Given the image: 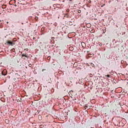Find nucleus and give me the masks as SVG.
Wrapping results in <instances>:
<instances>
[{"mask_svg":"<svg viewBox=\"0 0 128 128\" xmlns=\"http://www.w3.org/2000/svg\"><path fill=\"white\" fill-rule=\"evenodd\" d=\"M72 92H73L72 91H70V92H68L69 94H71V95H70V98H72Z\"/></svg>","mask_w":128,"mask_h":128,"instance_id":"nucleus-7","label":"nucleus"},{"mask_svg":"<svg viewBox=\"0 0 128 128\" xmlns=\"http://www.w3.org/2000/svg\"><path fill=\"white\" fill-rule=\"evenodd\" d=\"M5 122H6V124H8V122H10V120H6Z\"/></svg>","mask_w":128,"mask_h":128,"instance_id":"nucleus-10","label":"nucleus"},{"mask_svg":"<svg viewBox=\"0 0 128 128\" xmlns=\"http://www.w3.org/2000/svg\"><path fill=\"white\" fill-rule=\"evenodd\" d=\"M12 78L14 82L16 80V78L17 80H18L20 78V75H18V74L15 72H12Z\"/></svg>","mask_w":128,"mask_h":128,"instance_id":"nucleus-1","label":"nucleus"},{"mask_svg":"<svg viewBox=\"0 0 128 128\" xmlns=\"http://www.w3.org/2000/svg\"><path fill=\"white\" fill-rule=\"evenodd\" d=\"M22 58H24V56H25V58H30V56H28V54L26 53H24L22 54Z\"/></svg>","mask_w":128,"mask_h":128,"instance_id":"nucleus-4","label":"nucleus"},{"mask_svg":"<svg viewBox=\"0 0 128 128\" xmlns=\"http://www.w3.org/2000/svg\"><path fill=\"white\" fill-rule=\"evenodd\" d=\"M0 22H2V20H0Z\"/></svg>","mask_w":128,"mask_h":128,"instance_id":"nucleus-33","label":"nucleus"},{"mask_svg":"<svg viewBox=\"0 0 128 128\" xmlns=\"http://www.w3.org/2000/svg\"><path fill=\"white\" fill-rule=\"evenodd\" d=\"M24 50H26V52H28V48H25Z\"/></svg>","mask_w":128,"mask_h":128,"instance_id":"nucleus-18","label":"nucleus"},{"mask_svg":"<svg viewBox=\"0 0 128 128\" xmlns=\"http://www.w3.org/2000/svg\"><path fill=\"white\" fill-rule=\"evenodd\" d=\"M44 70H46V69H42V72H44Z\"/></svg>","mask_w":128,"mask_h":128,"instance_id":"nucleus-24","label":"nucleus"},{"mask_svg":"<svg viewBox=\"0 0 128 128\" xmlns=\"http://www.w3.org/2000/svg\"><path fill=\"white\" fill-rule=\"evenodd\" d=\"M38 118L39 120H42V117L40 115H39L38 116Z\"/></svg>","mask_w":128,"mask_h":128,"instance_id":"nucleus-6","label":"nucleus"},{"mask_svg":"<svg viewBox=\"0 0 128 128\" xmlns=\"http://www.w3.org/2000/svg\"><path fill=\"white\" fill-rule=\"evenodd\" d=\"M10 76H8L6 78V80H10Z\"/></svg>","mask_w":128,"mask_h":128,"instance_id":"nucleus-11","label":"nucleus"},{"mask_svg":"<svg viewBox=\"0 0 128 128\" xmlns=\"http://www.w3.org/2000/svg\"><path fill=\"white\" fill-rule=\"evenodd\" d=\"M86 26L87 28H90V26H92V24H86Z\"/></svg>","mask_w":128,"mask_h":128,"instance_id":"nucleus-8","label":"nucleus"},{"mask_svg":"<svg viewBox=\"0 0 128 128\" xmlns=\"http://www.w3.org/2000/svg\"><path fill=\"white\" fill-rule=\"evenodd\" d=\"M12 52H16V49L12 48Z\"/></svg>","mask_w":128,"mask_h":128,"instance_id":"nucleus-15","label":"nucleus"},{"mask_svg":"<svg viewBox=\"0 0 128 128\" xmlns=\"http://www.w3.org/2000/svg\"><path fill=\"white\" fill-rule=\"evenodd\" d=\"M78 14H80V12H82V10H78Z\"/></svg>","mask_w":128,"mask_h":128,"instance_id":"nucleus-14","label":"nucleus"},{"mask_svg":"<svg viewBox=\"0 0 128 128\" xmlns=\"http://www.w3.org/2000/svg\"><path fill=\"white\" fill-rule=\"evenodd\" d=\"M8 74V70H6L4 69L2 72V74L0 75V76H6Z\"/></svg>","mask_w":128,"mask_h":128,"instance_id":"nucleus-2","label":"nucleus"},{"mask_svg":"<svg viewBox=\"0 0 128 128\" xmlns=\"http://www.w3.org/2000/svg\"><path fill=\"white\" fill-rule=\"evenodd\" d=\"M23 60H26V58H23Z\"/></svg>","mask_w":128,"mask_h":128,"instance_id":"nucleus-30","label":"nucleus"},{"mask_svg":"<svg viewBox=\"0 0 128 128\" xmlns=\"http://www.w3.org/2000/svg\"><path fill=\"white\" fill-rule=\"evenodd\" d=\"M88 2H89V3H90V2H92V0H88Z\"/></svg>","mask_w":128,"mask_h":128,"instance_id":"nucleus-23","label":"nucleus"},{"mask_svg":"<svg viewBox=\"0 0 128 128\" xmlns=\"http://www.w3.org/2000/svg\"><path fill=\"white\" fill-rule=\"evenodd\" d=\"M12 1L14 2H16V0H12Z\"/></svg>","mask_w":128,"mask_h":128,"instance_id":"nucleus-26","label":"nucleus"},{"mask_svg":"<svg viewBox=\"0 0 128 128\" xmlns=\"http://www.w3.org/2000/svg\"><path fill=\"white\" fill-rule=\"evenodd\" d=\"M106 76H107V78H110V75H107Z\"/></svg>","mask_w":128,"mask_h":128,"instance_id":"nucleus-22","label":"nucleus"},{"mask_svg":"<svg viewBox=\"0 0 128 128\" xmlns=\"http://www.w3.org/2000/svg\"><path fill=\"white\" fill-rule=\"evenodd\" d=\"M72 48V47H70V48Z\"/></svg>","mask_w":128,"mask_h":128,"instance_id":"nucleus-34","label":"nucleus"},{"mask_svg":"<svg viewBox=\"0 0 128 128\" xmlns=\"http://www.w3.org/2000/svg\"><path fill=\"white\" fill-rule=\"evenodd\" d=\"M14 6H16V4H15Z\"/></svg>","mask_w":128,"mask_h":128,"instance_id":"nucleus-31","label":"nucleus"},{"mask_svg":"<svg viewBox=\"0 0 128 128\" xmlns=\"http://www.w3.org/2000/svg\"><path fill=\"white\" fill-rule=\"evenodd\" d=\"M124 60H122L121 64H124Z\"/></svg>","mask_w":128,"mask_h":128,"instance_id":"nucleus-16","label":"nucleus"},{"mask_svg":"<svg viewBox=\"0 0 128 128\" xmlns=\"http://www.w3.org/2000/svg\"><path fill=\"white\" fill-rule=\"evenodd\" d=\"M55 6H57V8L60 6V5L58 4H55Z\"/></svg>","mask_w":128,"mask_h":128,"instance_id":"nucleus-12","label":"nucleus"},{"mask_svg":"<svg viewBox=\"0 0 128 128\" xmlns=\"http://www.w3.org/2000/svg\"><path fill=\"white\" fill-rule=\"evenodd\" d=\"M6 43L8 46H14V42L10 40H7Z\"/></svg>","mask_w":128,"mask_h":128,"instance_id":"nucleus-3","label":"nucleus"},{"mask_svg":"<svg viewBox=\"0 0 128 128\" xmlns=\"http://www.w3.org/2000/svg\"><path fill=\"white\" fill-rule=\"evenodd\" d=\"M22 24H24V23H22Z\"/></svg>","mask_w":128,"mask_h":128,"instance_id":"nucleus-32","label":"nucleus"},{"mask_svg":"<svg viewBox=\"0 0 128 128\" xmlns=\"http://www.w3.org/2000/svg\"><path fill=\"white\" fill-rule=\"evenodd\" d=\"M106 6V4H103L101 6L102 8L103 6Z\"/></svg>","mask_w":128,"mask_h":128,"instance_id":"nucleus-17","label":"nucleus"},{"mask_svg":"<svg viewBox=\"0 0 128 128\" xmlns=\"http://www.w3.org/2000/svg\"><path fill=\"white\" fill-rule=\"evenodd\" d=\"M44 30V28H42V30Z\"/></svg>","mask_w":128,"mask_h":128,"instance_id":"nucleus-27","label":"nucleus"},{"mask_svg":"<svg viewBox=\"0 0 128 128\" xmlns=\"http://www.w3.org/2000/svg\"><path fill=\"white\" fill-rule=\"evenodd\" d=\"M48 58L50 59V57L48 56Z\"/></svg>","mask_w":128,"mask_h":128,"instance_id":"nucleus-29","label":"nucleus"},{"mask_svg":"<svg viewBox=\"0 0 128 128\" xmlns=\"http://www.w3.org/2000/svg\"><path fill=\"white\" fill-rule=\"evenodd\" d=\"M81 44H82V48H86V43H84V42H82L81 43Z\"/></svg>","mask_w":128,"mask_h":128,"instance_id":"nucleus-5","label":"nucleus"},{"mask_svg":"<svg viewBox=\"0 0 128 128\" xmlns=\"http://www.w3.org/2000/svg\"><path fill=\"white\" fill-rule=\"evenodd\" d=\"M34 18H35L36 20H38V17L36 16V17Z\"/></svg>","mask_w":128,"mask_h":128,"instance_id":"nucleus-13","label":"nucleus"},{"mask_svg":"<svg viewBox=\"0 0 128 128\" xmlns=\"http://www.w3.org/2000/svg\"><path fill=\"white\" fill-rule=\"evenodd\" d=\"M2 8H6V5L3 4V5H2Z\"/></svg>","mask_w":128,"mask_h":128,"instance_id":"nucleus-9","label":"nucleus"},{"mask_svg":"<svg viewBox=\"0 0 128 128\" xmlns=\"http://www.w3.org/2000/svg\"><path fill=\"white\" fill-rule=\"evenodd\" d=\"M66 12H70V10H67Z\"/></svg>","mask_w":128,"mask_h":128,"instance_id":"nucleus-21","label":"nucleus"},{"mask_svg":"<svg viewBox=\"0 0 128 128\" xmlns=\"http://www.w3.org/2000/svg\"><path fill=\"white\" fill-rule=\"evenodd\" d=\"M33 40H36V38H33Z\"/></svg>","mask_w":128,"mask_h":128,"instance_id":"nucleus-28","label":"nucleus"},{"mask_svg":"<svg viewBox=\"0 0 128 128\" xmlns=\"http://www.w3.org/2000/svg\"><path fill=\"white\" fill-rule=\"evenodd\" d=\"M88 108V106H84V109H85V110H86V108Z\"/></svg>","mask_w":128,"mask_h":128,"instance_id":"nucleus-20","label":"nucleus"},{"mask_svg":"<svg viewBox=\"0 0 128 128\" xmlns=\"http://www.w3.org/2000/svg\"><path fill=\"white\" fill-rule=\"evenodd\" d=\"M28 66H29L30 68H32V64H28Z\"/></svg>","mask_w":128,"mask_h":128,"instance_id":"nucleus-19","label":"nucleus"},{"mask_svg":"<svg viewBox=\"0 0 128 128\" xmlns=\"http://www.w3.org/2000/svg\"><path fill=\"white\" fill-rule=\"evenodd\" d=\"M100 46H102V44H100Z\"/></svg>","mask_w":128,"mask_h":128,"instance_id":"nucleus-25","label":"nucleus"}]
</instances>
